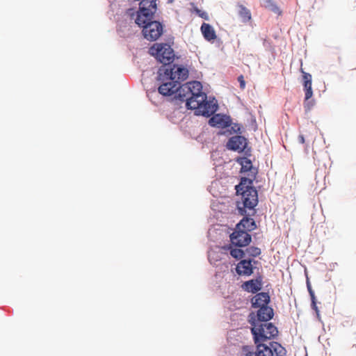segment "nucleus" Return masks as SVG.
Masks as SVG:
<instances>
[{"label":"nucleus","instance_id":"obj_16","mask_svg":"<svg viewBox=\"0 0 356 356\" xmlns=\"http://www.w3.org/2000/svg\"><path fill=\"white\" fill-rule=\"evenodd\" d=\"M236 272L240 275H250L253 273V267L250 259L241 260L236 266Z\"/></svg>","mask_w":356,"mask_h":356},{"label":"nucleus","instance_id":"obj_22","mask_svg":"<svg viewBox=\"0 0 356 356\" xmlns=\"http://www.w3.org/2000/svg\"><path fill=\"white\" fill-rule=\"evenodd\" d=\"M257 353V346L256 345V350L253 346H243L242 347L241 354L243 356H256Z\"/></svg>","mask_w":356,"mask_h":356},{"label":"nucleus","instance_id":"obj_13","mask_svg":"<svg viewBox=\"0 0 356 356\" xmlns=\"http://www.w3.org/2000/svg\"><path fill=\"white\" fill-rule=\"evenodd\" d=\"M209 124L214 127L226 128L230 126L231 120L225 115L216 114L209 119Z\"/></svg>","mask_w":356,"mask_h":356},{"label":"nucleus","instance_id":"obj_25","mask_svg":"<svg viewBox=\"0 0 356 356\" xmlns=\"http://www.w3.org/2000/svg\"><path fill=\"white\" fill-rule=\"evenodd\" d=\"M242 170L248 171L250 170L252 168V162L250 159L244 158L241 161Z\"/></svg>","mask_w":356,"mask_h":356},{"label":"nucleus","instance_id":"obj_27","mask_svg":"<svg viewBox=\"0 0 356 356\" xmlns=\"http://www.w3.org/2000/svg\"><path fill=\"white\" fill-rule=\"evenodd\" d=\"M238 81L240 83V88L241 89L243 90L245 88V81L244 80V77L243 75H240L238 77Z\"/></svg>","mask_w":356,"mask_h":356},{"label":"nucleus","instance_id":"obj_11","mask_svg":"<svg viewBox=\"0 0 356 356\" xmlns=\"http://www.w3.org/2000/svg\"><path fill=\"white\" fill-rule=\"evenodd\" d=\"M188 86L191 88V95H190L191 97L188 99L187 102H189L190 101H192V100L202 101L203 97H204L206 93L202 92V83L200 81H193L188 82Z\"/></svg>","mask_w":356,"mask_h":356},{"label":"nucleus","instance_id":"obj_23","mask_svg":"<svg viewBox=\"0 0 356 356\" xmlns=\"http://www.w3.org/2000/svg\"><path fill=\"white\" fill-rule=\"evenodd\" d=\"M246 253L251 257H256L261 254V250L259 248L250 246L245 250Z\"/></svg>","mask_w":356,"mask_h":356},{"label":"nucleus","instance_id":"obj_12","mask_svg":"<svg viewBox=\"0 0 356 356\" xmlns=\"http://www.w3.org/2000/svg\"><path fill=\"white\" fill-rule=\"evenodd\" d=\"M302 75V86L305 91V100L307 101L313 96L312 90V76L309 73L305 72L301 67L300 69Z\"/></svg>","mask_w":356,"mask_h":356},{"label":"nucleus","instance_id":"obj_21","mask_svg":"<svg viewBox=\"0 0 356 356\" xmlns=\"http://www.w3.org/2000/svg\"><path fill=\"white\" fill-rule=\"evenodd\" d=\"M238 15L243 22H247L251 19L250 10L242 5L239 6Z\"/></svg>","mask_w":356,"mask_h":356},{"label":"nucleus","instance_id":"obj_5","mask_svg":"<svg viewBox=\"0 0 356 356\" xmlns=\"http://www.w3.org/2000/svg\"><path fill=\"white\" fill-rule=\"evenodd\" d=\"M149 53L154 56L163 66H170L174 60L175 53L172 47L165 43H155L149 48Z\"/></svg>","mask_w":356,"mask_h":356},{"label":"nucleus","instance_id":"obj_20","mask_svg":"<svg viewBox=\"0 0 356 356\" xmlns=\"http://www.w3.org/2000/svg\"><path fill=\"white\" fill-rule=\"evenodd\" d=\"M264 6L275 14L279 15L282 14L280 8L272 0H264Z\"/></svg>","mask_w":356,"mask_h":356},{"label":"nucleus","instance_id":"obj_29","mask_svg":"<svg viewBox=\"0 0 356 356\" xmlns=\"http://www.w3.org/2000/svg\"><path fill=\"white\" fill-rule=\"evenodd\" d=\"M200 16L202 17V18H206V13H202V14L199 13Z\"/></svg>","mask_w":356,"mask_h":356},{"label":"nucleus","instance_id":"obj_26","mask_svg":"<svg viewBox=\"0 0 356 356\" xmlns=\"http://www.w3.org/2000/svg\"><path fill=\"white\" fill-rule=\"evenodd\" d=\"M308 290H309V295H310L311 299H312V309H314L316 311V312L318 314V307L316 306V297H315L314 293V291H312V289H311V287L309 286H308Z\"/></svg>","mask_w":356,"mask_h":356},{"label":"nucleus","instance_id":"obj_18","mask_svg":"<svg viewBox=\"0 0 356 356\" xmlns=\"http://www.w3.org/2000/svg\"><path fill=\"white\" fill-rule=\"evenodd\" d=\"M243 218L236 225L238 229L245 230L247 232L256 229L257 225L254 220L248 216L247 213L243 215Z\"/></svg>","mask_w":356,"mask_h":356},{"label":"nucleus","instance_id":"obj_24","mask_svg":"<svg viewBox=\"0 0 356 356\" xmlns=\"http://www.w3.org/2000/svg\"><path fill=\"white\" fill-rule=\"evenodd\" d=\"M230 254L235 259H241L244 257L245 252L243 250L238 248H232L230 250Z\"/></svg>","mask_w":356,"mask_h":356},{"label":"nucleus","instance_id":"obj_4","mask_svg":"<svg viewBox=\"0 0 356 356\" xmlns=\"http://www.w3.org/2000/svg\"><path fill=\"white\" fill-rule=\"evenodd\" d=\"M251 325V332L254 343L257 346L259 344H265V341L275 338L278 334L277 327L272 323H259L257 321L253 322V325Z\"/></svg>","mask_w":356,"mask_h":356},{"label":"nucleus","instance_id":"obj_17","mask_svg":"<svg viewBox=\"0 0 356 356\" xmlns=\"http://www.w3.org/2000/svg\"><path fill=\"white\" fill-rule=\"evenodd\" d=\"M180 81L177 82V90H176L175 93L177 96L181 101H186V104L188 102V99L190 98L191 88L188 86V82L180 86Z\"/></svg>","mask_w":356,"mask_h":356},{"label":"nucleus","instance_id":"obj_19","mask_svg":"<svg viewBox=\"0 0 356 356\" xmlns=\"http://www.w3.org/2000/svg\"><path fill=\"white\" fill-rule=\"evenodd\" d=\"M202 33L204 38L208 41L214 40L216 38V34L213 27L207 23H203L201 26Z\"/></svg>","mask_w":356,"mask_h":356},{"label":"nucleus","instance_id":"obj_7","mask_svg":"<svg viewBox=\"0 0 356 356\" xmlns=\"http://www.w3.org/2000/svg\"><path fill=\"white\" fill-rule=\"evenodd\" d=\"M285 355V348L280 343L273 341L270 343L269 346L266 344L258 345L256 356H284Z\"/></svg>","mask_w":356,"mask_h":356},{"label":"nucleus","instance_id":"obj_1","mask_svg":"<svg viewBox=\"0 0 356 356\" xmlns=\"http://www.w3.org/2000/svg\"><path fill=\"white\" fill-rule=\"evenodd\" d=\"M139 10L136 13L135 22L143 27L144 38L149 41L159 39L163 32V26L158 21H152L156 11V0H140Z\"/></svg>","mask_w":356,"mask_h":356},{"label":"nucleus","instance_id":"obj_28","mask_svg":"<svg viewBox=\"0 0 356 356\" xmlns=\"http://www.w3.org/2000/svg\"><path fill=\"white\" fill-rule=\"evenodd\" d=\"M298 140L300 143L303 144L305 142V137L303 135H300L298 136Z\"/></svg>","mask_w":356,"mask_h":356},{"label":"nucleus","instance_id":"obj_8","mask_svg":"<svg viewBox=\"0 0 356 356\" xmlns=\"http://www.w3.org/2000/svg\"><path fill=\"white\" fill-rule=\"evenodd\" d=\"M274 315L273 309L270 307H261L257 312V315L251 313L249 315V323L253 325V322L258 321L259 323H268V321L273 318Z\"/></svg>","mask_w":356,"mask_h":356},{"label":"nucleus","instance_id":"obj_14","mask_svg":"<svg viewBox=\"0 0 356 356\" xmlns=\"http://www.w3.org/2000/svg\"><path fill=\"white\" fill-rule=\"evenodd\" d=\"M270 302V296L268 293L261 292L257 293L252 299V305L254 308L267 307Z\"/></svg>","mask_w":356,"mask_h":356},{"label":"nucleus","instance_id":"obj_3","mask_svg":"<svg viewBox=\"0 0 356 356\" xmlns=\"http://www.w3.org/2000/svg\"><path fill=\"white\" fill-rule=\"evenodd\" d=\"M252 184L251 179L243 177L240 184L236 186V193L241 195V202L237 204L241 215L254 216L256 212L254 208L258 204V193Z\"/></svg>","mask_w":356,"mask_h":356},{"label":"nucleus","instance_id":"obj_9","mask_svg":"<svg viewBox=\"0 0 356 356\" xmlns=\"http://www.w3.org/2000/svg\"><path fill=\"white\" fill-rule=\"evenodd\" d=\"M230 239L234 245L244 247L250 243L251 236L245 230L238 229L236 225L234 232L230 235Z\"/></svg>","mask_w":356,"mask_h":356},{"label":"nucleus","instance_id":"obj_15","mask_svg":"<svg viewBox=\"0 0 356 356\" xmlns=\"http://www.w3.org/2000/svg\"><path fill=\"white\" fill-rule=\"evenodd\" d=\"M262 287V277L259 276V277L251 280L249 281L245 282L243 285L242 288L248 292L251 293H257V291H260Z\"/></svg>","mask_w":356,"mask_h":356},{"label":"nucleus","instance_id":"obj_2","mask_svg":"<svg viewBox=\"0 0 356 356\" xmlns=\"http://www.w3.org/2000/svg\"><path fill=\"white\" fill-rule=\"evenodd\" d=\"M188 76V70L181 65L162 66L158 72V81L161 85L159 92L163 96H171L177 90V82L186 80Z\"/></svg>","mask_w":356,"mask_h":356},{"label":"nucleus","instance_id":"obj_6","mask_svg":"<svg viewBox=\"0 0 356 356\" xmlns=\"http://www.w3.org/2000/svg\"><path fill=\"white\" fill-rule=\"evenodd\" d=\"M207 95H205L202 101H190L186 103V107L188 109L196 110L198 115L209 117L216 111L218 106L213 101H207Z\"/></svg>","mask_w":356,"mask_h":356},{"label":"nucleus","instance_id":"obj_10","mask_svg":"<svg viewBox=\"0 0 356 356\" xmlns=\"http://www.w3.org/2000/svg\"><path fill=\"white\" fill-rule=\"evenodd\" d=\"M247 139L242 136H234L231 137L227 144L228 149L242 152L247 146Z\"/></svg>","mask_w":356,"mask_h":356},{"label":"nucleus","instance_id":"obj_30","mask_svg":"<svg viewBox=\"0 0 356 356\" xmlns=\"http://www.w3.org/2000/svg\"><path fill=\"white\" fill-rule=\"evenodd\" d=\"M172 1H173V0H169V2H172Z\"/></svg>","mask_w":356,"mask_h":356}]
</instances>
